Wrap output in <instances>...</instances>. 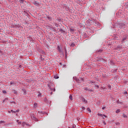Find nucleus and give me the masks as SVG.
I'll list each match as a JSON object with an SVG mask.
<instances>
[{
	"mask_svg": "<svg viewBox=\"0 0 128 128\" xmlns=\"http://www.w3.org/2000/svg\"><path fill=\"white\" fill-rule=\"evenodd\" d=\"M57 48L59 52H62V50H60V46H58Z\"/></svg>",
	"mask_w": 128,
	"mask_h": 128,
	"instance_id": "obj_11",
	"label": "nucleus"
},
{
	"mask_svg": "<svg viewBox=\"0 0 128 128\" xmlns=\"http://www.w3.org/2000/svg\"><path fill=\"white\" fill-rule=\"evenodd\" d=\"M87 82L88 84H94L96 82L94 80H88Z\"/></svg>",
	"mask_w": 128,
	"mask_h": 128,
	"instance_id": "obj_3",
	"label": "nucleus"
},
{
	"mask_svg": "<svg viewBox=\"0 0 128 128\" xmlns=\"http://www.w3.org/2000/svg\"><path fill=\"white\" fill-rule=\"evenodd\" d=\"M46 18H48V20H50V21H52V18L49 16H47Z\"/></svg>",
	"mask_w": 128,
	"mask_h": 128,
	"instance_id": "obj_9",
	"label": "nucleus"
},
{
	"mask_svg": "<svg viewBox=\"0 0 128 128\" xmlns=\"http://www.w3.org/2000/svg\"><path fill=\"white\" fill-rule=\"evenodd\" d=\"M4 126H6V124H4Z\"/></svg>",
	"mask_w": 128,
	"mask_h": 128,
	"instance_id": "obj_61",
	"label": "nucleus"
},
{
	"mask_svg": "<svg viewBox=\"0 0 128 128\" xmlns=\"http://www.w3.org/2000/svg\"><path fill=\"white\" fill-rule=\"evenodd\" d=\"M119 26H121V28H124V23H120Z\"/></svg>",
	"mask_w": 128,
	"mask_h": 128,
	"instance_id": "obj_10",
	"label": "nucleus"
},
{
	"mask_svg": "<svg viewBox=\"0 0 128 128\" xmlns=\"http://www.w3.org/2000/svg\"><path fill=\"white\" fill-rule=\"evenodd\" d=\"M8 114H10V111H8Z\"/></svg>",
	"mask_w": 128,
	"mask_h": 128,
	"instance_id": "obj_55",
	"label": "nucleus"
},
{
	"mask_svg": "<svg viewBox=\"0 0 128 128\" xmlns=\"http://www.w3.org/2000/svg\"><path fill=\"white\" fill-rule=\"evenodd\" d=\"M66 52V49L65 48V52Z\"/></svg>",
	"mask_w": 128,
	"mask_h": 128,
	"instance_id": "obj_56",
	"label": "nucleus"
},
{
	"mask_svg": "<svg viewBox=\"0 0 128 128\" xmlns=\"http://www.w3.org/2000/svg\"><path fill=\"white\" fill-rule=\"evenodd\" d=\"M10 84H11V85L14 84V82H10Z\"/></svg>",
	"mask_w": 128,
	"mask_h": 128,
	"instance_id": "obj_46",
	"label": "nucleus"
},
{
	"mask_svg": "<svg viewBox=\"0 0 128 128\" xmlns=\"http://www.w3.org/2000/svg\"><path fill=\"white\" fill-rule=\"evenodd\" d=\"M50 94H52V92H50Z\"/></svg>",
	"mask_w": 128,
	"mask_h": 128,
	"instance_id": "obj_53",
	"label": "nucleus"
},
{
	"mask_svg": "<svg viewBox=\"0 0 128 128\" xmlns=\"http://www.w3.org/2000/svg\"><path fill=\"white\" fill-rule=\"evenodd\" d=\"M33 4H40V3H38V2H36V1H34V2H33Z\"/></svg>",
	"mask_w": 128,
	"mask_h": 128,
	"instance_id": "obj_19",
	"label": "nucleus"
},
{
	"mask_svg": "<svg viewBox=\"0 0 128 128\" xmlns=\"http://www.w3.org/2000/svg\"><path fill=\"white\" fill-rule=\"evenodd\" d=\"M74 46H76V44H74V43H72L70 44V46L74 48Z\"/></svg>",
	"mask_w": 128,
	"mask_h": 128,
	"instance_id": "obj_21",
	"label": "nucleus"
},
{
	"mask_svg": "<svg viewBox=\"0 0 128 128\" xmlns=\"http://www.w3.org/2000/svg\"><path fill=\"white\" fill-rule=\"evenodd\" d=\"M20 2H24V0H20Z\"/></svg>",
	"mask_w": 128,
	"mask_h": 128,
	"instance_id": "obj_44",
	"label": "nucleus"
},
{
	"mask_svg": "<svg viewBox=\"0 0 128 128\" xmlns=\"http://www.w3.org/2000/svg\"><path fill=\"white\" fill-rule=\"evenodd\" d=\"M38 114H44L45 113H46V112H42V111H39L38 112Z\"/></svg>",
	"mask_w": 128,
	"mask_h": 128,
	"instance_id": "obj_18",
	"label": "nucleus"
},
{
	"mask_svg": "<svg viewBox=\"0 0 128 128\" xmlns=\"http://www.w3.org/2000/svg\"><path fill=\"white\" fill-rule=\"evenodd\" d=\"M123 116H124V118H128V116H126V114H124Z\"/></svg>",
	"mask_w": 128,
	"mask_h": 128,
	"instance_id": "obj_31",
	"label": "nucleus"
},
{
	"mask_svg": "<svg viewBox=\"0 0 128 128\" xmlns=\"http://www.w3.org/2000/svg\"><path fill=\"white\" fill-rule=\"evenodd\" d=\"M128 94V92H124V94Z\"/></svg>",
	"mask_w": 128,
	"mask_h": 128,
	"instance_id": "obj_49",
	"label": "nucleus"
},
{
	"mask_svg": "<svg viewBox=\"0 0 128 128\" xmlns=\"http://www.w3.org/2000/svg\"><path fill=\"white\" fill-rule=\"evenodd\" d=\"M14 94H18V92H16V90H14Z\"/></svg>",
	"mask_w": 128,
	"mask_h": 128,
	"instance_id": "obj_24",
	"label": "nucleus"
},
{
	"mask_svg": "<svg viewBox=\"0 0 128 128\" xmlns=\"http://www.w3.org/2000/svg\"><path fill=\"white\" fill-rule=\"evenodd\" d=\"M103 120H104V118H103Z\"/></svg>",
	"mask_w": 128,
	"mask_h": 128,
	"instance_id": "obj_59",
	"label": "nucleus"
},
{
	"mask_svg": "<svg viewBox=\"0 0 128 128\" xmlns=\"http://www.w3.org/2000/svg\"><path fill=\"white\" fill-rule=\"evenodd\" d=\"M108 87L110 88H112V86L110 85H108Z\"/></svg>",
	"mask_w": 128,
	"mask_h": 128,
	"instance_id": "obj_43",
	"label": "nucleus"
},
{
	"mask_svg": "<svg viewBox=\"0 0 128 128\" xmlns=\"http://www.w3.org/2000/svg\"><path fill=\"white\" fill-rule=\"evenodd\" d=\"M60 66H62V62H60Z\"/></svg>",
	"mask_w": 128,
	"mask_h": 128,
	"instance_id": "obj_54",
	"label": "nucleus"
},
{
	"mask_svg": "<svg viewBox=\"0 0 128 128\" xmlns=\"http://www.w3.org/2000/svg\"><path fill=\"white\" fill-rule=\"evenodd\" d=\"M39 52H40V54H43V56H44V54H46V52H44V50H40L39 51Z\"/></svg>",
	"mask_w": 128,
	"mask_h": 128,
	"instance_id": "obj_6",
	"label": "nucleus"
},
{
	"mask_svg": "<svg viewBox=\"0 0 128 128\" xmlns=\"http://www.w3.org/2000/svg\"><path fill=\"white\" fill-rule=\"evenodd\" d=\"M31 117L33 120H35L36 122H38V118H36V116L34 114H32L31 115Z\"/></svg>",
	"mask_w": 128,
	"mask_h": 128,
	"instance_id": "obj_2",
	"label": "nucleus"
},
{
	"mask_svg": "<svg viewBox=\"0 0 128 128\" xmlns=\"http://www.w3.org/2000/svg\"><path fill=\"white\" fill-rule=\"evenodd\" d=\"M98 116H104V114L100 113L98 114Z\"/></svg>",
	"mask_w": 128,
	"mask_h": 128,
	"instance_id": "obj_23",
	"label": "nucleus"
},
{
	"mask_svg": "<svg viewBox=\"0 0 128 128\" xmlns=\"http://www.w3.org/2000/svg\"><path fill=\"white\" fill-rule=\"evenodd\" d=\"M69 98L70 100H72V96L70 95L69 96Z\"/></svg>",
	"mask_w": 128,
	"mask_h": 128,
	"instance_id": "obj_22",
	"label": "nucleus"
},
{
	"mask_svg": "<svg viewBox=\"0 0 128 128\" xmlns=\"http://www.w3.org/2000/svg\"><path fill=\"white\" fill-rule=\"evenodd\" d=\"M103 116H104V118H108V116L104 115V114H103Z\"/></svg>",
	"mask_w": 128,
	"mask_h": 128,
	"instance_id": "obj_47",
	"label": "nucleus"
},
{
	"mask_svg": "<svg viewBox=\"0 0 128 128\" xmlns=\"http://www.w3.org/2000/svg\"><path fill=\"white\" fill-rule=\"evenodd\" d=\"M104 108H106V106H104V107L102 108V110H104Z\"/></svg>",
	"mask_w": 128,
	"mask_h": 128,
	"instance_id": "obj_50",
	"label": "nucleus"
},
{
	"mask_svg": "<svg viewBox=\"0 0 128 128\" xmlns=\"http://www.w3.org/2000/svg\"><path fill=\"white\" fill-rule=\"evenodd\" d=\"M116 126H120V122H116Z\"/></svg>",
	"mask_w": 128,
	"mask_h": 128,
	"instance_id": "obj_34",
	"label": "nucleus"
},
{
	"mask_svg": "<svg viewBox=\"0 0 128 128\" xmlns=\"http://www.w3.org/2000/svg\"><path fill=\"white\" fill-rule=\"evenodd\" d=\"M73 80H76V82L78 81V79L76 77H73Z\"/></svg>",
	"mask_w": 128,
	"mask_h": 128,
	"instance_id": "obj_13",
	"label": "nucleus"
},
{
	"mask_svg": "<svg viewBox=\"0 0 128 128\" xmlns=\"http://www.w3.org/2000/svg\"><path fill=\"white\" fill-rule=\"evenodd\" d=\"M48 100V99L46 98V97H45L44 99V102H46Z\"/></svg>",
	"mask_w": 128,
	"mask_h": 128,
	"instance_id": "obj_26",
	"label": "nucleus"
},
{
	"mask_svg": "<svg viewBox=\"0 0 128 128\" xmlns=\"http://www.w3.org/2000/svg\"><path fill=\"white\" fill-rule=\"evenodd\" d=\"M12 112L16 113V112L14 111L13 110H11Z\"/></svg>",
	"mask_w": 128,
	"mask_h": 128,
	"instance_id": "obj_39",
	"label": "nucleus"
},
{
	"mask_svg": "<svg viewBox=\"0 0 128 128\" xmlns=\"http://www.w3.org/2000/svg\"><path fill=\"white\" fill-rule=\"evenodd\" d=\"M100 24H98V26Z\"/></svg>",
	"mask_w": 128,
	"mask_h": 128,
	"instance_id": "obj_60",
	"label": "nucleus"
},
{
	"mask_svg": "<svg viewBox=\"0 0 128 128\" xmlns=\"http://www.w3.org/2000/svg\"><path fill=\"white\" fill-rule=\"evenodd\" d=\"M2 93H3V94H6V90H3V91H2Z\"/></svg>",
	"mask_w": 128,
	"mask_h": 128,
	"instance_id": "obj_36",
	"label": "nucleus"
},
{
	"mask_svg": "<svg viewBox=\"0 0 128 128\" xmlns=\"http://www.w3.org/2000/svg\"><path fill=\"white\" fill-rule=\"evenodd\" d=\"M59 76L58 75H54V78H56V80H58V78H59Z\"/></svg>",
	"mask_w": 128,
	"mask_h": 128,
	"instance_id": "obj_14",
	"label": "nucleus"
},
{
	"mask_svg": "<svg viewBox=\"0 0 128 128\" xmlns=\"http://www.w3.org/2000/svg\"><path fill=\"white\" fill-rule=\"evenodd\" d=\"M103 123L104 124V126H106V122H104V121L103 122Z\"/></svg>",
	"mask_w": 128,
	"mask_h": 128,
	"instance_id": "obj_42",
	"label": "nucleus"
},
{
	"mask_svg": "<svg viewBox=\"0 0 128 128\" xmlns=\"http://www.w3.org/2000/svg\"><path fill=\"white\" fill-rule=\"evenodd\" d=\"M8 100V98H6L5 100H3V102H6Z\"/></svg>",
	"mask_w": 128,
	"mask_h": 128,
	"instance_id": "obj_25",
	"label": "nucleus"
},
{
	"mask_svg": "<svg viewBox=\"0 0 128 128\" xmlns=\"http://www.w3.org/2000/svg\"><path fill=\"white\" fill-rule=\"evenodd\" d=\"M84 90H86L87 92H93V91H94V90H90V88H84Z\"/></svg>",
	"mask_w": 128,
	"mask_h": 128,
	"instance_id": "obj_5",
	"label": "nucleus"
},
{
	"mask_svg": "<svg viewBox=\"0 0 128 128\" xmlns=\"http://www.w3.org/2000/svg\"><path fill=\"white\" fill-rule=\"evenodd\" d=\"M95 86H96L98 88H100V86L98 85H95Z\"/></svg>",
	"mask_w": 128,
	"mask_h": 128,
	"instance_id": "obj_38",
	"label": "nucleus"
},
{
	"mask_svg": "<svg viewBox=\"0 0 128 128\" xmlns=\"http://www.w3.org/2000/svg\"><path fill=\"white\" fill-rule=\"evenodd\" d=\"M59 32H62V34H64V32H66V31L62 29H60Z\"/></svg>",
	"mask_w": 128,
	"mask_h": 128,
	"instance_id": "obj_16",
	"label": "nucleus"
},
{
	"mask_svg": "<svg viewBox=\"0 0 128 128\" xmlns=\"http://www.w3.org/2000/svg\"><path fill=\"white\" fill-rule=\"evenodd\" d=\"M128 38V37L126 36H124V38L122 39V42H124V41L126 40Z\"/></svg>",
	"mask_w": 128,
	"mask_h": 128,
	"instance_id": "obj_8",
	"label": "nucleus"
},
{
	"mask_svg": "<svg viewBox=\"0 0 128 128\" xmlns=\"http://www.w3.org/2000/svg\"><path fill=\"white\" fill-rule=\"evenodd\" d=\"M48 88H49L50 90L53 92H56V87H54V84H52V83L47 84Z\"/></svg>",
	"mask_w": 128,
	"mask_h": 128,
	"instance_id": "obj_1",
	"label": "nucleus"
},
{
	"mask_svg": "<svg viewBox=\"0 0 128 128\" xmlns=\"http://www.w3.org/2000/svg\"><path fill=\"white\" fill-rule=\"evenodd\" d=\"M82 110H86V108H84V106H82Z\"/></svg>",
	"mask_w": 128,
	"mask_h": 128,
	"instance_id": "obj_35",
	"label": "nucleus"
},
{
	"mask_svg": "<svg viewBox=\"0 0 128 128\" xmlns=\"http://www.w3.org/2000/svg\"><path fill=\"white\" fill-rule=\"evenodd\" d=\"M81 98H82V102H88V100H86L85 98H84V97H81Z\"/></svg>",
	"mask_w": 128,
	"mask_h": 128,
	"instance_id": "obj_7",
	"label": "nucleus"
},
{
	"mask_svg": "<svg viewBox=\"0 0 128 128\" xmlns=\"http://www.w3.org/2000/svg\"><path fill=\"white\" fill-rule=\"evenodd\" d=\"M57 20L58 22H62V19L60 18H58Z\"/></svg>",
	"mask_w": 128,
	"mask_h": 128,
	"instance_id": "obj_29",
	"label": "nucleus"
},
{
	"mask_svg": "<svg viewBox=\"0 0 128 128\" xmlns=\"http://www.w3.org/2000/svg\"><path fill=\"white\" fill-rule=\"evenodd\" d=\"M0 54H2V51L0 50Z\"/></svg>",
	"mask_w": 128,
	"mask_h": 128,
	"instance_id": "obj_52",
	"label": "nucleus"
},
{
	"mask_svg": "<svg viewBox=\"0 0 128 128\" xmlns=\"http://www.w3.org/2000/svg\"><path fill=\"white\" fill-rule=\"evenodd\" d=\"M22 124V122H18V124Z\"/></svg>",
	"mask_w": 128,
	"mask_h": 128,
	"instance_id": "obj_48",
	"label": "nucleus"
},
{
	"mask_svg": "<svg viewBox=\"0 0 128 128\" xmlns=\"http://www.w3.org/2000/svg\"><path fill=\"white\" fill-rule=\"evenodd\" d=\"M10 103H11V104H12V103H13V104H16V102H10Z\"/></svg>",
	"mask_w": 128,
	"mask_h": 128,
	"instance_id": "obj_41",
	"label": "nucleus"
},
{
	"mask_svg": "<svg viewBox=\"0 0 128 128\" xmlns=\"http://www.w3.org/2000/svg\"><path fill=\"white\" fill-rule=\"evenodd\" d=\"M65 56L66 58L68 56V52H65Z\"/></svg>",
	"mask_w": 128,
	"mask_h": 128,
	"instance_id": "obj_33",
	"label": "nucleus"
},
{
	"mask_svg": "<svg viewBox=\"0 0 128 128\" xmlns=\"http://www.w3.org/2000/svg\"><path fill=\"white\" fill-rule=\"evenodd\" d=\"M87 110L88 112H92V110H90V108H88Z\"/></svg>",
	"mask_w": 128,
	"mask_h": 128,
	"instance_id": "obj_27",
	"label": "nucleus"
},
{
	"mask_svg": "<svg viewBox=\"0 0 128 128\" xmlns=\"http://www.w3.org/2000/svg\"><path fill=\"white\" fill-rule=\"evenodd\" d=\"M74 32V29L72 28H70V32H72H72Z\"/></svg>",
	"mask_w": 128,
	"mask_h": 128,
	"instance_id": "obj_15",
	"label": "nucleus"
},
{
	"mask_svg": "<svg viewBox=\"0 0 128 128\" xmlns=\"http://www.w3.org/2000/svg\"><path fill=\"white\" fill-rule=\"evenodd\" d=\"M42 96V93H39V94H38V96Z\"/></svg>",
	"mask_w": 128,
	"mask_h": 128,
	"instance_id": "obj_40",
	"label": "nucleus"
},
{
	"mask_svg": "<svg viewBox=\"0 0 128 128\" xmlns=\"http://www.w3.org/2000/svg\"><path fill=\"white\" fill-rule=\"evenodd\" d=\"M40 58L42 60H44V57H42V55L40 56Z\"/></svg>",
	"mask_w": 128,
	"mask_h": 128,
	"instance_id": "obj_20",
	"label": "nucleus"
},
{
	"mask_svg": "<svg viewBox=\"0 0 128 128\" xmlns=\"http://www.w3.org/2000/svg\"><path fill=\"white\" fill-rule=\"evenodd\" d=\"M118 112H120V109H118L116 110V114H118Z\"/></svg>",
	"mask_w": 128,
	"mask_h": 128,
	"instance_id": "obj_17",
	"label": "nucleus"
},
{
	"mask_svg": "<svg viewBox=\"0 0 128 128\" xmlns=\"http://www.w3.org/2000/svg\"><path fill=\"white\" fill-rule=\"evenodd\" d=\"M68 128H76V124H73L72 127H68Z\"/></svg>",
	"mask_w": 128,
	"mask_h": 128,
	"instance_id": "obj_28",
	"label": "nucleus"
},
{
	"mask_svg": "<svg viewBox=\"0 0 128 128\" xmlns=\"http://www.w3.org/2000/svg\"><path fill=\"white\" fill-rule=\"evenodd\" d=\"M6 122L4 121L1 120L0 121V124H4Z\"/></svg>",
	"mask_w": 128,
	"mask_h": 128,
	"instance_id": "obj_30",
	"label": "nucleus"
},
{
	"mask_svg": "<svg viewBox=\"0 0 128 128\" xmlns=\"http://www.w3.org/2000/svg\"><path fill=\"white\" fill-rule=\"evenodd\" d=\"M116 103L118 104H124V103H122V102H120V100H118L116 101Z\"/></svg>",
	"mask_w": 128,
	"mask_h": 128,
	"instance_id": "obj_12",
	"label": "nucleus"
},
{
	"mask_svg": "<svg viewBox=\"0 0 128 128\" xmlns=\"http://www.w3.org/2000/svg\"><path fill=\"white\" fill-rule=\"evenodd\" d=\"M22 90H23L24 94H26V90L23 89Z\"/></svg>",
	"mask_w": 128,
	"mask_h": 128,
	"instance_id": "obj_32",
	"label": "nucleus"
},
{
	"mask_svg": "<svg viewBox=\"0 0 128 128\" xmlns=\"http://www.w3.org/2000/svg\"><path fill=\"white\" fill-rule=\"evenodd\" d=\"M77 120H80V118H77Z\"/></svg>",
	"mask_w": 128,
	"mask_h": 128,
	"instance_id": "obj_51",
	"label": "nucleus"
},
{
	"mask_svg": "<svg viewBox=\"0 0 128 128\" xmlns=\"http://www.w3.org/2000/svg\"><path fill=\"white\" fill-rule=\"evenodd\" d=\"M15 112H20V110H17L16 111H15Z\"/></svg>",
	"mask_w": 128,
	"mask_h": 128,
	"instance_id": "obj_45",
	"label": "nucleus"
},
{
	"mask_svg": "<svg viewBox=\"0 0 128 128\" xmlns=\"http://www.w3.org/2000/svg\"><path fill=\"white\" fill-rule=\"evenodd\" d=\"M100 60H104V58H101Z\"/></svg>",
	"mask_w": 128,
	"mask_h": 128,
	"instance_id": "obj_57",
	"label": "nucleus"
},
{
	"mask_svg": "<svg viewBox=\"0 0 128 128\" xmlns=\"http://www.w3.org/2000/svg\"><path fill=\"white\" fill-rule=\"evenodd\" d=\"M34 106H38V104L34 103Z\"/></svg>",
	"mask_w": 128,
	"mask_h": 128,
	"instance_id": "obj_37",
	"label": "nucleus"
},
{
	"mask_svg": "<svg viewBox=\"0 0 128 128\" xmlns=\"http://www.w3.org/2000/svg\"><path fill=\"white\" fill-rule=\"evenodd\" d=\"M104 51V50L102 49H99L96 51V54H102V52Z\"/></svg>",
	"mask_w": 128,
	"mask_h": 128,
	"instance_id": "obj_4",
	"label": "nucleus"
},
{
	"mask_svg": "<svg viewBox=\"0 0 128 128\" xmlns=\"http://www.w3.org/2000/svg\"><path fill=\"white\" fill-rule=\"evenodd\" d=\"M46 114L48 115V113H46Z\"/></svg>",
	"mask_w": 128,
	"mask_h": 128,
	"instance_id": "obj_62",
	"label": "nucleus"
},
{
	"mask_svg": "<svg viewBox=\"0 0 128 128\" xmlns=\"http://www.w3.org/2000/svg\"><path fill=\"white\" fill-rule=\"evenodd\" d=\"M16 122H18V120H16Z\"/></svg>",
	"mask_w": 128,
	"mask_h": 128,
	"instance_id": "obj_58",
	"label": "nucleus"
}]
</instances>
